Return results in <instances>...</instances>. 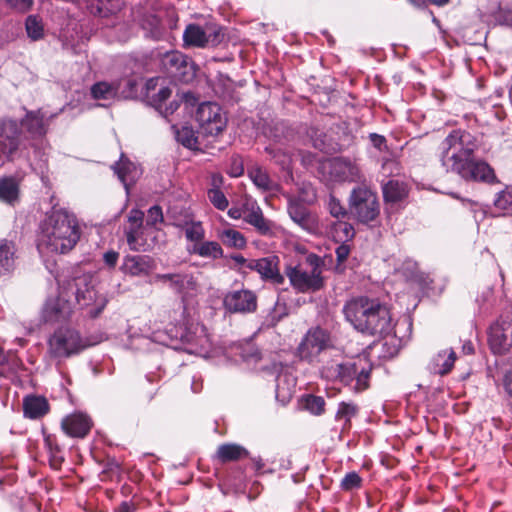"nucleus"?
<instances>
[{
  "label": "nucleus",
  "instance_id": "nucleus-55",
  "mask_svg": "<svg viewBox=\"0 0 512 512\" xmlns=\"http://www.w3.org/2000/svg\"><path fill=\"white\" fill-rule=\"evenodd\" d=\"M171 89L168 86L161 87L156 94L149 97L150 104L162 113L164 102L171 96Z\"/></svg>",
  "mask_w": 512,
  "mask_h": 512
},
{
  "label": "nucleus",
  "instance_id": "nucleus-26",
  "mask_svg": "<svg viewBox=\"0 0 512 512\" xmlns=\"http://www.w3.org/2000/svg\"><path fill=\"white\" fill-rule=\"evenodd\" d=\"M56 115L46 118L41 109L26 110L25 116L21 119V125L32 138L42 137L48 131L49 119Z\"/></svg>",
  "mask_w": 512,
  "mask_h": 512
},
{
  "label": "nucleus",
  "instance_id": "nucleus-36",
  "mask_svg": "<svg viewBox=\"0 0 512 512\" xmlns=\"http://www.w3.org/2000/svg\"><path fill=\"white\" fill-rule=\"evenodd\" d=\"M122 0H95L88 4L90 13L100 17H108L121 10Z\"/></svg>",
  "mask_w": 512,
  "mask_h": 512
},
{
  "label": "nucleus",
  "instance_id": "nucleus-2",
  "mask_svg": "<svg viewBox=\"0 0 512 512\" xmlns=\"http://www.w3.org/2000/svg\"><path fill=\"white\" fill-rule=\"evenodd\" d=\"M478 148L476 138L462 129L452 130L439 146L438 158L447 173L462 176Z\"/></svg>",
  "mask_w": 512,
  "mask_h": 512
},
{
  "label": "nucleus",
  "instance_id": "nucleus-53",
  "mask_svg": "<svg viewBox=\"0 0 512 512\" xmlns=\"http://www.w3.org/2000/svg\"><path fill=\"white\" fill-rule=\"evenodd\" d=\"M306 133L314 148L320 151H324L326 149V134L321 129L311 126L307 129Z\"/></svg>",
  "mask_w": 512,
  "mask_h": 512
},
{
  "label": "nucleus",
  "instance_id": "nucleus-58",
  "mask_svg": "<svg viewBox=\"0 0 512 512\" xmlns=\"http://www.w3.org/2000/svg\"><path fill=\"white\" fill-rule=\"evenodd\" d=\"M369 139L373 147L376 148L377 150L386 151L388 149L387 140L383 135L377 133H370Z\"/></svg>",
  "mask_w": 512,
  "mask_h": 512
},
{
  "label": "nucleus",
  "instance_id": "nucleus-46",
  "mask_svg": "<svg viewBox=\"0 0 512 512\" xmlns=\"http://www.w3.org/2000/svg\"><path fill=\"white\" fill-rule=\"evenodd\" d=\"M301 405L303 409L316 416L323 414L325 411V400L321 396L305 395L301 399Z\"/></svg>",
  "mask_w": 512,
  "mask_h": 512
},
{
  "label": "nucleus",
  "instance_id": "nucleus-14",
  "mask_svg": "<svg viewBox=\"0 0 512 512\" xmlns=\"http://www.w3.org/2000/svg\"><path fill=\"white\" fill-rule=\"evenodd\" d=\"M374 306L359 332L371 336L389 335L394 327L389 308L378 299H374Z\"/></svg>",
  "mask_w": 512,
  "mask_h": 512
},
{
  "label": "nucleus",
  "instance_id": "nucleus-44",
  "mask_svg": "<svg viewBox=\"0 0 512 512\" xmlns=\"http://www.w3.org/2000/svg\"><path fill=\"white\" fill-rule=\"evenodd\" d=\"M248 176L253 184L260 190L266 192L271 191L274 187L273 181L270 179L268 173L261 167H253L248 171Z\"/></svg>",
  "mask_w": 512,
  "mask_h": 512
},
{
  "label": "nucleus",
  "instance_id": "nucleus-40",
  "mask_svg": "<svg viewBox=\"0 0 512 512\" xmlns=\"http://www.w3.org/2000/svg\"><path fill=\"white\" fill-rule=\"evenodd\" d=\"M331 234L336 242L345 243L353 239L355 229L352 224L344 221V219L337 220L331 226Z\"/></svg>",
  "mask_w": 512,
  "mask_h": 512
},
{
  "label": "nucleus",
  "instance_id": "nucleus-6",
  "mask_svg": "<svg viewBox=\"0 0 512 512\" xmlns=\"http://www.w3.org/2000/svg\"><path fill=\"white\" fill-rule=\"evenodd\" d=\"M63 292H68L69 297L74 296L80 309L85 310L91 318L98 317L107 305V298L97 294L91 279L87 275L74 277L63 284Z\"/></svg>",
  "mask_w": 512,
  "mask_h": 512
},
{
  "label": "nucleus",
  "instance_id": "nucleus-9",
  "mask_svg": "<svg viewBox=\"0 0 512 512\" xmlns=\"http://www.w3.org/2000/svg\"><path fill=\"white\" fill-rule=\"evenodd\" d=\"M47 345L50 357L60 360L80 353L89 346V343L77 330L60 327L48 338Z\"/></svg>",
  "mask_w": 512,
  "mask_h": 512
},
{
  "label": "nucleus",
  "instance_id": "nucleus-32",
  "mask_svg": "<svg viewBox=\"0 0 512 512\" xmlns=\"http://www.w3.org/2000/svg\"><path fill=\"white\" fill-rule=\"evenodd\" d=\"M455 360L456 353L453 349L439 351L431 359L429 369L434 374L446 375L453 369Z\"/></svg>",
  "mask_w": 512,
  "mask_h": 512
},
{
  "label": "nucleus",
  "instance_id": "nucleus-63",
  "mask_svg": "<svg viewBox=\"0 0 512 512\" xmlns=\"http://www.w3.org/2000/svg\"><path fill=\"white\" fill-rule=\"evenodd\" d=\"M136 506L131 501H123L117 507L116 512H135Z\"/></svg>",
  "mask_w": 512,
  "mask_h": 512
},
{
  "label": "nucleus",
  "instance_id": "nucleus-11",
  "mask_svg": "<svg viewBox=\"0 0 512 512\" xmlns=\"http://www.w3.org/2000/svg\"><path fill=\"white\" fill-rule=\"evenodd\" d=\"M285 274L289 279L290 285L299 293L316 292L323 288L324 280L322 270L319 266L305 268L298 264L287 266Z\"/></svg>",
  "mask_w": 512,
  "mask_h": 512
},
{
  "label": "nucleus",
  "instance_id": "nucleus-59",
  "mask_svg": "<svg viewBox=\"0 0 512 512\" xmlns=\"http://www.w3.org/2000/svg\"><path fill=\"white\" fill-rule=\"evenodd\" d=\"M118 259L119 253L115 250H108L103 254V261L110 269H114L116 267Z\"/></svg>",
  "mask_w": 512,
  "mask_h": 512
},
{
  "label": "nucleus",
  "instance_id": "nucleus-25",
  "mask_svg": "<svg viewBox=\"0 0 512 512\" xmlns=\"http://www.w3.org/2000/svg\"><path fill=\"white\" fill-rule=\"evenodd\" d=\"M92 426L91 418L81 412L66 416L61 423L65 434L73 438H84L90 432Z\"/></svg>",
  "mask_w": 512,
  "mask_h": 512
},
{
  "label": "nucleus",
  "instance_id": "nucleus-8",
  "mask_svg": "<svg viewBox=\"0 0 512 512\" xmlns=\"http://www.w3.org/2000/svg\"><path fill=\"white\" fill-rule=\"evenodd\" d=\"M348 203L350 215L361 224L371 225L380 215L378 196L366 186L353 188Z\"/></svg>",
  "mask_w": 512,
  "mask_h": 512
},
{
  "label": "nucleus",
  "instance_id": "nucleus-21",
  "mask_svg": "<svg viewBox=\"0 0 512 512\" xmlns=\"http://www.w3.org/2000/svg\"><path fill=\"white\" fill-rule=\"evenodd\" d=\"M243 214L245 215L244 222L253 226L260 235L272 236L274 234L273 222L264 217L263 211L256 200L246 198L243 201Z\"/></svg>",
  "mask_w": 512,
  "mask_h": 512
},
{
  "label": "nucleus",
  "instance_id": "nucleus-13",
  "mask_svg": "<svg viewBox=\"0 0 512 512\" xmlns=\"http://www.w3.org/2000/svg\"><path fill=\"white\" fill-rule=\"evenodd\" d=\"M68 292H63V284L59 286L58 294L49 296L41 310V319L44 323H62L70 320L73 313V304Z\"/></svg>",
  "mask_w": 512,
  "mask_h": 512
},
{
  "label": "nucleus",
  "instance_id": "nucleus-57",
  "mask_svg": "<svg viewBox=\"0 0 512 512\" xmlns=\"http://www.w3.org/2000/svg\"><path fill=\"white\" fill-rule=\"evenodd\" d=\"M10 9L18 13H26L31 10L34 0H5Z\"/></svg>",
  "mask_w": 512,
  "mask_h": 512
},
{
  "label": "nucleus",
  "instance_id": "nucleus-3",
  "mask_svg": "<svg viewBox=\"0 0 512 512\" xmlns=\"http://www.w3.org/2000/svg\"><path fill=\"white\" fill-rule=\"evenodd\" d=\"M151 337L154 341L166 345L179 342L186 352L204 357L209 354L212 348L207 328L201 323L182 326L169 322L164 327L163 333L160 329H157Z\"/></svg>",
  "mask_w": 512,
  "mask_h": 512
},
{
  "label": "nucleus",
  "instance_id": "nucleus-15",
  "mask_svg": "<svg viewBox=\"0 0 512 512\" xmlns=\"http://www.w3.org/2000/svg\"><path fill=\"white\" fill-rule=\"evenodd\" d=\"M322 169L327 171L329 180L333 182H358L362 175L355 161L344 157H334L322 163Z\"/></svg>",
  "mask_w": 512,
  "mask_h": 512
},
{
  "label": "nucleus",
  "instance_id": "nucleus-22",
  "mask_svg": "<svg viewBox=\"0 0 512 512\" xmlns=\"http://www.w3.org/2000/svg\"><path fill=\"white\" fill-rule=\"evenodd\" d=\"M161 67L173 78L180 81H188V69L191 64L187 56L179 51L166 52L161 58Z\"/></svg>",
  "mask_w": 512,
  "mask_h": 512
},
{
  "label": "nucleus",
  "instance_id": "nucleus-41",
  "mask_svg": "<svg viewBox=\"0 0 512 512\" xmlns=\"http://www.w3.org/2000/svg\"><path fill=\"white\" fill-rule=\"evenodd\" d=\"M358 406L352 402H340L335 414V420L342 422V429L351 426V420L358 413Z\"/></svg>",
  "mask_w": 512,
  "mask_h": 512
},
{
  "label": "nucleus",
  "instance_id": "nucleus-27",
  "mask_svg": "<svg viewBox=\"0 0 512 512\" xmlns=\"http://www.w3.org/2000/svg\"><path fill=\"white\" fill-rule=\"evenodd\" d=\"M187 252L190 255H196L212 261L224 256V250L219 242L205 239L200 243L188 244Z\"/></svg>",
  "mask_w": 512,
  "mask_h": 512
},
{
  "label": "nucleus",
  "instance_id": "nucleus-50",
  "mask_svg": "<svg viewBox=\"0 0 512 512\" xmlns=\"http://www.w3.org/2000/svg\"><path fill=\"white\" fill-rule=\"evenodd\" d=\"M494 206L504 213H512V186H506L496 195Z\"/></svg>",
  "mask_w": 512,
  "mask_h": 512
},
{
  "label": "nucleus",
  "instance_id": "nucleus-31",
  "mask_svg": "<svg viewBox=\"0 0 512 512\" xmlns=\"http://www.w3.org/2000/svg\"><path fill=\"white\" fill-rule=\"evenodd\" d=\"M49 412V403L44 396L27 395L23 399V413L28 419H40Z\"/></svg>",
  "mask_w": 512,
  "mask_h": 512
},
{
  "label": "nucleus",
  "instance_id": "nucleus-62",
  "mask_svg": "<svg viewBox=\"0 0 512 512\" xmlns=\"http://www.w3.org/2000/svg\"><path fill=\"white\" fill-rule=\"evenodd\" d=\"M266 151L272 156V158L275 159L277 163H279L282 167L288 165L290 163V157L289 155L283 153L278 154L271 148H266Z\"/></svg>",
  "mask_w": 512,
  "mask_h": 512
},
{
  "label": "nucleus",
  "instance_id": "nucleus-4",
  "mask_svg": "<svg viewBox=\"0 0 512 512\" xmlns=\"http://www.w3.org/2000/svg\"><path fill=\"white\" fill-rule=\"evenodd\" d=\"M320 375L331 382H340L350 386L356 392H362L369 387L371 374L370 365H361V362H337L331 360L320 367Z\"/></svg>",
  "mask_w": 512,
  "mask_h": 512
},
{
  "label": "nucleus",
  "instance_id": "nucleus-42",
  "mask_svg": "<svg viewBox=\"0 0 512 512\" xmlns=\"http://www.w3.org/2000/svg\"><path fill=\"white\" fill-rule=\"evenodd\" d=\"M44 446L49 454L51 465L53 467L60 466L64 458L57 437L53 434H44Z\"/></svg>",
  "mask_w": 512,
  "mask_h": 512
},
{
  "label": "nucleus",
  "instance_id": "nucleus-5",
  "mask_svg": "<svg viewBox=\"0 0 512 512\" xmlns=\"http://www.w3.org/2000/svg\"><path fill=\"white\" fill-rule=\"evenodd\" d=\"M144 216V212L136 208L127 215L124 235L129 249L134 252H150L158 241L159 228L146 225Z\"/></svg>",
  "mask_w": 512,
  "mask_h": 512
},
{
  "label": "nucleus",
  "instance_id": "nucleus-30",
  "mask_svg": "<svg viewBox=\"0 0 512 512\" xmlns=\"http://www.w3.org/2000/svg\"><path fill=\"white\" fill-rule=\"evenodd\" d=\"M17 249L13 241L0 239V277L10 275L16 268Z\"/></svg>",
  "mask_w": 512,
  "mask_h": 512
},
{
  "label": "nucleus",
  "instance_id": "nucleus-7",
  "mask_svg": "<svg viewBox=\"0 0 512 512\" xmlns=\"http://www.w3.org/2000/svg\"><path fill=\"white\" fill-rule=\"evenodd\" d=\"M334 347L332 334L319 325L310 327L303 335L298 347L297 356L310 365L319 364L321 355Z\"/></svg>",
  "mask_w": 512,
  "mask_h": 512
},
{
  "label": "nucleus",
  "instance_id": "nucleus-33",
  "mask_svg": "<svg viewBox=\"0 0 512 512\" xmlns=\"http://www.w3.org/2000/svg\"><path fill=\"white\" fill-rule=\"evenodd\" d=\"M249 455L248 450L236 443L221 444L215 454V459L220 463H228L247 458Z\"/></svg>",
  "mask_w": 512,
  "mask_h": 512
},
{
  "label": "nucleus",
  "instance_id": "nucleus-61",
  "mask_svg": "<svg viewBox=\"0 0 512 512\" xmlns=\"http://www.w3.org/2000/svg\"><path fill=\"white\" fill-rule=\"evenodd\" d=\"M382 169L384 172H389L392 174L395 172L396 174H399L400 172V163L395 159H386L382 164Z\"/></svg>",
  "mask_w": 512,
  "mask_h": 512
},
{
  "label": "nucleus",
  "instance_id": "nucleus-52",
  "mask_svg": "<svg viewBox=\"0 0 512 512\" xmlns=\"http://www.w3.org/2000/svg\"><path fill=\"white\" fill-rule=\"evenodd\" d=\"M207 197L217 210L224 211L229 206V201L221 189H208Z\"/></svg>",
  "mask_w": 512,
  "mask_h": 512
},
{
  "label": "nucleus",
  "instance_id": "nucleus-45",
  "mask_svg": "<svg viewBox=\"0 0 512 512\" xmlns=\"http://www.w3.org/2000/svg\"><path fill=\"white\" fill-rule=\"evenodd\" d=\"M143 30L146 31V36L159 40L163 35V27L161 20L154 14L146 15L141 22Z\"/></svg>",
  "mask_w": 512,
  "mask_h": 512
},
{
  "label": "nucleus",
  "instance_id": "nucleus-54",
  "mask_svg": "<svg viewBox=\"0 0 512 512\" xmlns=\"http://www.w3.org/2000/svg\"><path fill=\"white\" fill-rule=\"evenodd\" d=\"M362 478L356 471H351L345 474L340 482V488L343 491H352L360 489L362 486Z\"/></svg>",
  "mask_w": 512,
  "mask_h": 512
},
{
  "label": "nucleus",
  "instance_id": "nucleus-49",
  "mask_svg": "<svg viewBox=\"0 0 512 512\" xmlns=\"http://www.w3.org/2000/svg\"><path fill=\"white\" fill-rule=\"evenodd\" d=\"M184 232L189 244L200 243L205 239V229L200 221L187 224Z\"/></svg>",
  "mask_w": 512,
  "mask_h": 512
},
{
  "label": "nucleus",
  "instance_id": "nucleus-16",
  "mask_svg": "<svg viewBox=\"0 0 512 512\" xmlns=\"http://www.w3.org/2000/svg\"><path fill=\"white\" fill-rule=\"evenodd\" d=\"M223 40L221 28L216 26L201 27L198 24H189L184 30L183 41L185 46L203 48L207 45L217 46Z\"/></svg>",
  "mask_w": 512,
  "mask_h": 512
},
{
  "label": "nucleus",
  "instance_id": "nucleus-48",
  "mask_svg": "<svg viewBox=\"0 0 512 512\" xmlns=\"http://www.w3.org/2000/svg\"><path fill=\"white\" fill-rule=\"evenodd\" d=\"M177 142L188 149H195L198 144V138L194 130L189 126H182L175 132Z\"/></svg>",
  "mask_w": 512,
  "mask_h": 512
},
{
  "label": "nucleus",
  "instance_id": "nucleus-38",
  "mask_svg": "<svg viewBox=\"0 0 512 512\" xmlns=\"http://www.w3.org/2000/svg\"><path fill=\"white\" fill-rule=\"evenodd\" d=\"M114 171L126 189H128L130 184H133L136 181L138 176L136 166L129 160H123L122 157L120 161L114 165Z\"/></svg>",
  "mask_w": 512,
  "mask_h": 512
},
{
  "label": "nucleus",
  "instance_id": "nucleus-18",
  "mask_svg": "<svg viewBox=\"0 0 512 512\" xmlns=\"http://www.w3.org/2000/svg\"><path fill=\"white\" fill-rule=\"evenodd\" d=\"M374 306V298L359 296L348 300L343 306L345 319L356 329L360 331L365 320L369 319L370 311Z\"/></svg>",
  "mask_w": 512,
  "mask_h": 512
},
{
  "label": "nucleus",
  "instance_id": "nucleus-10",
  "mask_svg": "<svg viewBox=\"0 0 512 512\" xmlns=\"http://www.w3.org/2000/svg\"><path fill=\"white\" fill-rule=\"evenodd\" d=\"M488 344L493 354L507 356L512 362V316L501 315L488 330Z\"/></svg>",
  "mask_w": 512,
  "mask_h": 512
},
{
  "label": "nucleus",
  "instance_id": "nucleus-56",
  "mask_svg": "<svg viewBox=\"0 0 512 512\" xmlns=\"http://www.w3.org/2000/svg\"><path fill=\"white\" fill-rule=\"evenodd\" d=\"M164 215L162 208L159 205H153L147 211V218L145 224L150 227H157L158 224L163 223Z\"/></svg>",
  "mask_w": 512,
  "mask_h": 512
},
{
  "label": "nucleus",
  "instance_id": "nucleus-35",
  "mask_svg": "<svg viewBox=\"0 0 512 512\" xmlns=\"http://www.w3.org/2000/svg\"><path fill=\"white\" fill-rule=\"evenodd\" d=\"M218 239L228 248L242 250L247 246V239L243 233L236 229L226 228L218 231Z\"/></svg>",
  "mask_w": 512,
  "mask_h": 512
},
{
  "label": "nucleus",
  "instance_id": "nucleus-39",
  "mask_svg": "<svg viewBox=\"0 0 512 512\" xmlns=\"http://www.w3.org/2000/svg\"><path fill=\"white\" fill-rule=\"evenodd\" d=\"M19 197V184L13 177L0 178V200L13 205Z\"/></svg>",
  "mask_w": 512,
  "mask_h": 512
},
{
  "label": "nucleus",
  "instance_id": "nucleus-24",
  "mask_svg": "<svg viewBox=\"0 0 512 512\" xmlns=\"http://www.w3.org/2000/svg\"><path fill=\"white\" fill-rule=\"evenodd\" d=\"M154 281L168 284L171 290L182 297L188 295L190 291H195L197 286L193 275L189 273L156 274Z\"/></svg>",
  "mask_w": 512,
  "mask_h": 512
},
{
  "label": "nucleus",
  "instance_id": "nucleus-43",
  "mask_svg": "<svg viewBox=\"0 0 512 512\" xmlns=\"http://www.w3.org/2000/svg\"><path fill=\"white\" fill-rule=\"evenodd\" d=\"M288 214L291 219L299 224L301 227H306L309 224L310 214L308 209L299 201L291 200L288 203Z\"/></svg>",
  "mask_w": 512,
  "mask_h": 512
},
{
  "label": "nucleus",
  "instance_id": "nucleus-47",
  "mask_svg": "<svg viewBox=\"0 0 512 512\" xmlns=\"http://www.w3.org/2000/svg\"><path fill=\"white\" fill-rule=\"evenodd\" d=\"M25 29L28 37L33 41L40 40L44 36V26L37 15H29L26 18Z\"/></svg>",
  "mask_w": 512,
  "mask_h": 512
},
{
  "label": "nucleus",
  "instance_id": "nucleus-1",
  "mask_svg": "<svg viewBox=\"0 0 512 512\" xmlns=\"http://www.w3.org/2000/svg\"><path fill=\"white\" fill-rule=\"evenodd\" d=\"M80 236L76 215L53 207L40 222L37 249L40 253L65 254L76 246Z\"/></svg>",
  "mask_w": 512,
  "mask_h": 512
},
{
  "label": "nucleus",
  "instance_id": "nucleus-17",
  "mask_svg": "<svg viewBox=\"0 0 512 512\" xmlns=\"http://www.w3.org/2000/svg\"><path fill=\"white\" fill-rule=\"evenodd\" d=\"M156 268V260L147 254H127L119 267L122 274L130 278L149 277Z\"/></svg>",
  "mask_w": 512,
  "mask_h": 512
},
{
  "label": "nucleus",
  "instance_id": "nucleus-23",
  "mask_svg": "<svg viewBox=\"0 0 512 512\" xmlns=\"http://www.w3.org/2000/svg\"><path fill=\"white\" fill-rule=\"evenodd\" d=\"M465 181L480 182L488 185L498 184L494 169L484 160L472 158L467 169L461 176Z\"/></svg>",
  "mask_w": 512,
  "mask_h": 512
},
{
  "label": "nucleus",
  "instance_id": "nucleus-29",
  "mask_svg": "<svg viewBox=\"0 0 512 512\" xmlns=\"http://www.w3.org/2000/svg\"><path fill=\"white\" fill-rule=\"evenodd\" d=\"M384 201L390 205H400L408 196L409 188L404 181L391 179L382 185Z\"/></svg>",
  "mask_w": 512,
  "mask_h": 512
},
{
  "label": "nucleus",
  "instance_id": "nucleus-64",
  "mask_svg": "<svg viewBox=\"0 0 512 512\" xmlns=\"http://www.w3.org/2000/svg\"><path fill=\"white\" fill-rule=\"evenodd\" d=\"M503 386L505 391L512 397V370L504 375Z\"/></svg>",
  "mask_w": 512,
  "mask_h": 512
},
{
  "label": "nucleus",
  "instance_id": "nucleus-60",
  "mask_svg": "<svg viewBox=\"0 0 512 512\" xmlns=\"http://www.w3.org/2000/svg\"><path fill=\"white\" fill-rule=\"evenodd\" d=\"M335 253H336L337 261L339 263L344 262L350 254V245L347 244V242L341 243L336 248Z\"/></svg>",
  "mask_w": 512,
  "mask_h": 512
},
{
  "label": "nucleus",
  "instance_id": "nucleus-12",
  "mask_svg": "<svg viewBox=\"0 0 512 512\" xmlns=\"http://www.w3.org/2000/svg\"><path fill=\"white\" fill-rule=\"evenodd\" d=\"M195 120L201 132L208 136L218 135L227 125V118L222 108L215 102L201 103L196 110Z\"/></svg>",
  "mask_w": 512,
  "mask_h": 512
},
{
  "label": "nucleus",
  "instance_id": "nucleus-37",
  "mask_svg": "<svg viewBox=\"0 0 512 512\" xmlns=\"http://www.w3.org/2000/svg\"><path fill=\"white\" fill-rule=\"evenodd\" d=\"M119 84L99 81L91 86L90 93L95 100L110 101L117 97Z\"/></svg>",
  "mask_w": 512,
  "mask_h": 512
},
{
  "label": "nucleus",
  "instance_id": "nucleus-19",
  "mask_svg": "<svg viewBox=\"0 0 512 512\" xmlns=\"http://www.w3.org/2000/svg\"><path fill=\"white\" fill-rule=\"evenodd\" d=\"M280 259L276 255H268L259 259L250 260L247 268L256 271L261 279L273 285L280 286L284 284L285 277L280 272Z\"/></svg>",
  "mask_w": 512,
  "mask_h": 512
},
{
  "label": "nucleus",
  "instance_id": "nucleus-34",
  "mask_svg": "<svg viewBox=\"0 0 512 512\" xmlns=\"http://www.w3.org/2000/svg\"><path fill=\"white\" fill-rule=\"evenodd\" d=\"M296 378L288 372H281L276 378V399L282 403L288 402L295 392Z\"/></svg>",
  "mask_w": 512,
  "mask_h": 512
},
{
  "label": "nucleus",
  "instance_id": "nucleus-28",
  "mask_svg": "<svg viewBox=\"0 0 512 512\" xmlns=\"http://www.w3.org/2000/svg\"><path fill=\"white\" fill-rule=\"evenodd\" d=\"M21 121L13 118L0 119V137L9 141L8 155L15 153L19 147V136L21 134Z\"/></svg>",
  "mask_w": 512,
  "mask_h": 512
},
{
  "label": "nucleus",
  "instance_id": "nucleus-51",
  "mask_svg": "<svg viewBox=\"0 0 512 512\" xmlns=\"http://www.w3.org/2000/svg\"><path fill=\"white\" fill-rule=\"evenodd\" d=\"M327 209L330 215L339 220L346 219L350 212L344 207V205L334 195H330L327 202Z\"/></svg>",
  "mask_w": 512,
  "mask_h": 512
},
{
  "label": "nucleus",
  "instance_id": "nucleus-20",
  "mask_svg": "<svg viewBox=\"0 0 512 512\" xmlns=\"http://www.w3.org/2000/svg\"><path fill=\"white\" fill-rule=\"evenodd\" d=\"M223 305L231 313H252L257 309V296L248 289L230 291L224 296Z\"/></svg>",
  "mask_w": 512,
  "mask_h": 512
}]
</instances>
